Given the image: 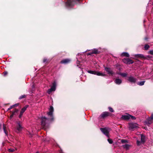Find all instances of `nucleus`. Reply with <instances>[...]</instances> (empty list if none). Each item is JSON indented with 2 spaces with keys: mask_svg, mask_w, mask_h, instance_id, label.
<instances>
[{
  "mask_svg": "<svg viewBox=\"0 0 153 153\" xmlns=\"http://www.w3.org/2000/svg\"><path fill=\"white\" fill-rule=\"evenodd\" d=\"M88 72L90 74L97 75V76H105V74L100 72L98 71H88Z\"/></svg>",
  "mask_w": 153,
  "mask_h": 153,
  "instance_id": "f257e3e1",
  "label": "nucleus"
},
{
  "mask_svg": "<svg viewBox=\"0 0 153 153\" xmlns=\"http://www.w3.org/2000/svg\"><path fill=\"white\" fill-rule=\"evenodd\" d=\"M41 124L42 126L43 127V128L45 129L47 128L46 127V121L48 120V119L45 117H41Z\"/></svg>",
  "mask_w": 153,
  "mask_h": 153,
  "instance_id": "f03ea898",
  "label": "nucleus"
},
{
  "mask_svg": "<svg viewBox=\"0 0 153 153\" xmlns=\"http://www.w3.org/2000/svg\"><path fill=\"white\" fill-rule=\"evenodd\" d=\"M100 129L101 131L107 137H109V130L107 128H101Z\"/></svg>",
  "mask_w": 153,
  "mask_h": 153,
  "instance_id": "7ed1b4c3",
  "label": "nucleus"
},
{
  "mask_svg": "<svg viewBox=\"0 0 153 153\" xmlns=\"http://www.w3.org/2000/svg\"><path fill=\"white\" fill-rule=\"evenodd\" d=\"M23 128L22 123L20 122H17L16 126V129L18 131H21Z\"/></svg>",
  "mask_w": 153,
  "mask_h": 153,
  "instance_id": "20e7f679",
  "label": "nucleus"
},
{
  "mask_svg": "<svg viewBox=\"0 0 153 153\" xmlns=\"http://www.w3.org/2000/svg\"><path fill=\"white\" fill-rule=\"evenodd\" d=\"M56 85V83L55 82H54L53 83V85L51 88L48 90L47 92L48 94H50L52 91H54L55 90Z\"/></svg>",
  "mask_w": 153,
  "mask_h": 153,
  "instance_id": "39448f33",
  "label": "nucleus"
},
{
  "mask_svg": "<svg viewBox=\"0 0 153 153\" xmlns=\"http://www.w3.org/2000/svg\"><path fill=\"white\" fill-rule=\"evenodd\" d=\"M129 130L133 131L134 129L138 127L137 124L136 123H130L128 124Z\"/></svg>",
  "mask_w": 153,
  "mask_h": 153,
  "instance_id": "423d86ee",
  "label": "nucleus"
},
{
  "mask_svg": "<svg viewBox=\"0 0 153 153\" xmlns=\"http://www.w3.org/2000/svg\"><path fill=\"white\" fill-rule=\"evenodd\" d=\"M123 62L126 64H132L134 62L131 59L129 58H124L123 59Z\"/></svg>",
  "mask_w": 153,
  "mask_h": 153,
  "instance_id": "0eeeda50",
  "label": "nucleus"
},
{
  "mask_svg": "<svg viewBox=\"0 0 153 153\" xmlns=\"http://www.w3.org/2000/svg\"><path fill=\"white\" fill-rule=\"evenodd\" d=\"M128 80L131 82L134 83L136 82L137 79L133 76H131L128 77Z\"/></svg>",
  "mask_w": 153,
  "mask_h": 153,
  "instance_id": "6e6552de",
  "label": "nucleus"
},
{
  "mask_svg": "<svg viewBox=\"0 0 153 153\" xmlns=\"http://www.w3.org/2000/svg\"><path fill=\"white\" fill-rule=\"evenodd\" d=\"M53 107L52 106H51L49 108V111L48 112L47 114L48 116L52 117L53 115Z\"/></svg>",
  "mask_w": 153,
  "mask_h": 153,
  "instance_id": "1a4fd4ad",
  "label": "nucleus"
},
{
  "mask_svg": "<svg viewBox=\"0 0 153 153\" xmlns=\"http://www.w3.org/2000/svg\"><path fill=\"white\" fill-rule=\"evenodd\" d=\"M105 69L107 72L108 74L112 75L114 74L113 72L110 68L105 67Z\"/></svg>",
  "mask_w": 153,
  "mask_h": 153,
  "instance_id": "9d476101",
  "label": "nucleus"
},
{
  "mask_svg": "<svg viewBox=\"0 0 153 153\" xmlns=\"http://www.w3.org/2000/svg\"><path fill=\"white\" fill-rule=\"evenodd\" d=\"M153 122V120L152 119L149 120V118H148L147 119V120L145 121V124L149 126V125L151 124Z\"/></svg>",
  "mask_w": 153,
  "mask_h": 153,
  "instance_id": "9b49d317",
  "label": "nucleus"
},
{
  "mask_svg": "<svg viewBox=\"0 0 153 153\" xmlns=\"http://www.w3.org/2000/svg\"><path fill=\"white\" fill-rule=\"evenodd\" d=\"M70 61L71 60L69 59H65L61 61L60 63L62 64H66L69 63Z\"/></svg>",
  "mask_w": 153,
  "mask_h": 153,
  "instance_id": "f8f14e48",
  "label": "nucleus"
},
{
  "mask_svg": "<svg viewBox=\"0 0 153 153\" xmlns=\"http://www.w3.org/2000/svg\"><path fill=\"white\" fill-rule=\"evenodd\" d=\"M109 113L108 112H103L100 115L101 117L104 118L105 117L109 116Z\"/></svg>",
  "mask_w": 153,
  "mask_h": 153,
  "instance_id": "ddd939ff",
  "label": "nucleus"
},
{
  "mask_svg": "<svg viewBox=\"0 0 153 153\" xmlns=\"http://www.w3.org/2000/svg\"><path fill=\"white\" fill-rule=\"evenodd\" d=\"M3 130L4 133H5L6 135L7 136L8 135V133L7 130V128L6 127L5 125L4 124L3 125Z\"/></svg>",
  "mask_w": 153,
  "mask_h": 153,
  "instance_id": "4468645a",
  "label": "nucleus"
},
{
  "mask_svg": "<svg viewBox=\"0 0 153 153\" xmlns=\"http://www.w3.org/2000/svg\"><path fill=\"white\" fill-rule=\"evenodd\" d=\"M130 115L129 114H127L126 115H122V118L124 120H128L130 119Z\"/></svg>",
  "mask_w": 153,
  "mask_h": 153,
  "instance_id": "2eb2a0df",
  "label": "nucleus"
},
{
  "mask_svg": "<svg viewBox=\"0 0 153 153\" xmlns=\"http://www.w3.org/2000/svg\"><path fill=\"white\" fill-rule=\"evenodd\" d=\"M134 57L137 58H144V55L142 54H137L134 55Z\"/></svg>",
  "mask_w": 153,
  "mask_h": 153,
  "instance_id": "dca6fc26",
  "label": "nucleus"
},
{
  "mask_svg": "<svg viewBox=\"0 0 153 153\" xmlns=\"http://www.w3.org/2000/svg\"><path fill=\"white\" fill-rule=\"evenodd\" d=\"M97 53H98V50L96 49H94L92 50V52L91 53H88V55H91V54L93 53L97 54Z\"/></svg>",
  "mask_w": 153,
  "mask_h": 153,
  "instance_id": "f3484780",
  "label": "nucleus"
},
{
  "mask_svg": "<svg viewBox=\"0 0 153 153\" xmlns=\"http://www.w3.org/2000/svg\"><path fill=\"white\" fill-rule=\"evenodd\" d=\"M115 82L117 84H120L122 83V80L119 79L117 78L115 79Z\"/></svg>",
  "mask_w": 153,
  "mask_h": 153,
  "instance_id": "a211bd4d",
  "label": "nucleus"
},
{
  "mask_svg": "<svg viewBox=\"0 0 153 153\" xmlns=\"http://www.w3.org/2000/svg\"><path fill=\"white\" fill-rule=\"evenodd\" d=\"M130 146V145L127 144L124 145L122 146L123 147L126 149V150L129 149Z\"/></svg>",
  "mask_w": 153,
  "mask_h": 153,
  "instance_id": "6ab92c4d",
  "label": "nucleus"
},
{
  "mask_svg": "<svg viewBox=\"0 0 153 153\" xmlns=\"http://www.w3.org/2000/svg\"><path fill=\"white\" fill-rule=\"evenodd\" d=\"M121 56H125L127 57H129V54L127 52H123L121 54Z\"/></svg>",
  "mask_w": 153,
  "mask_h": 153,
  "instance_id": "aec40b11",
  "label": "nucleus"
},
{
  "mask_svg": "<svg viewBox=\"0 0 153 153\" xmlns=\"http://www.w3.org/2000/svg\"><path fill=\"white\" fill-rule=\"evenodd\" d=\"M141 140L142 143H144L145 142V137L143 134H141Z\"/></svg>",
  "mask_w": 153,
  "mask_h": 153,
  "instance_id": "412c9836",
  "label": "nucleus"
},
{
  "mask_svg": "<svg viewBox=\"0 0 153 153\" xmlns=\"http://www.w3.org/2000/svg\"><path fill=\"white\" fill-rule=\"evenodd\" d=\"M18 111V110L16 109L15 111L12 112V114L10 116V119H11L13 117V115L15 114V113H17Z\"/></svg>",
  "mask_w": 153,
  "mask_h": 153,
  "instance_id": "4be33fe9",
  "label": "nucleus"
},
{
  "mask_svg": "<svg viewBox=\"0 0 153 153\" xmlns=\"http://www.w3.org/2000/svg\"><path fill=\"white\" fill-rule=\"evenodd\" d=\"M17 149L16 148H10L8 149V151L10 152H13L16 150Z\"/></svg>",
  "mask_w": 153,
  "mask_h": 153,
  "instance_id": "5701e85b",
  "label": "nucleus"
},
{
  "mask_svg": "<svg viewBox=\"0 0 153 153\" xmlns=\"http://www.w3.org/2000/svg\"><path fill=\"white\" fill-rule=\"evenodd\" d=\"M119 74L121 75L123 77H125L127 76V74L126 73H119Z\"/></svg>",
  "mask_w": 153,
  "mask_h": 153,
  "instance_id": "b1692460",
  "label": "nucleus"
},
{
  "mask_svg": "<svg viewBox=\"0 0 153 153\" xmlns=\"http://www.w3.org/2000/svg\"><path fill=\"white\" fill-rule=\"evenodd\" d=\"M145 82V81H141L138 82L137 84L140 85H143L144 84Z\"/></svg>",
  "mask_w": 153,
  "mask_h": 153,
  "instance_id": "393cba45",
  "label": "nucleus"
},
{
  "mask_svg": "<svg viewBox=\"0 0 153 153\" xmlns=\"http://www.w3.org/2000/svg\"><path fill=\"white\" fill-rule=\"evenodd\" d=\"M28 106V105H26V106H25L22 109L21 111H22L23 112H24L26 110Z\"/></svg>",
  "mask_w": 153,
  "mask_h": 153,
  "instance_id": "a878e982",
  "label": "nucleus"
},
{
  "mask_svg": "<svg viewBox=\"0 0 153 153\" xmlns=\"http://www.w3.org/2000/svg\"><path fill=\"white\" fill-rule=\"evenodd\" d=\"M149 48V46L148 45H145L144 48L146 50H147Z\"/></svg>",
  "mask_w": 153,
  "mask_h": 153,
  "instance_id": "bb28decb",
  "label": "nucleus"
},
{
  "mask_svg": "<svg viewBox=\"0 0 153 153\" xmlns=\"http://www.w3.org/2000/svg\"><path fill=\"white\" fill-rule=\"evenodd\" d=\"M108 142L110 144H112L113 142L112 140L110 138L108 139Z\"/></svg>",
  "mask_w": 153,
  "mask_h": 153,
  "instance_id": "cd10ccee",
  "label": "nucleus"
},
{
  "mask_svg": "<svg viewBox=\"0 0 153 153\" xmlns=\"http://www.w3.org/2000/svg\"><path fill=\"white\" fill-rule=\"evenodd\" d=\"M141 143H142L141 141H140L138 140H137V145L138 146H139V145H140Z\"/></svg>",
  "mask_w": 153,
  "mask_h": 153,
  "instance_id": "c85d7f7f",
  "label": "nucleus"
},
{
  "mask_svg": "<svg viewBox=\"0 0 153 153\" xmlns=\"http://www.w3.org/2000/svg\"><path fill=\"white\" fill-rule=\"evenodd\" d=\"M121 142L122 143H127L128 141L127 140H125L124 139H122L121 140Z\"/></svg>",
  "mask_w": 153,
  "mask_h": 153,
  "instance_id": "c756f323",
  "label": "nucleus"
},
{
  "mask_svg": "<svg viewBox=\"0 0 153 153\" xmlns=\"http://www.w3.org/2000/svg\"><path fill=\"white\" fill-rule=\"evenodd\" d=\"M108 109L110 111H111V112H114V111L113 110V108L111 107H109Z\"/></svg>",
  "mask_w": 153,
  "mask_h": 153,
  "instance_id": "7c9ffc66",
  "label": "nucleus"
},
{
  "mask_svg": "<svg viewBox=\"0 0 153 153\" xmlns=\"http://www.w3.org/2000/svg\"><path fill=\"white\" fill-rule=\"evenodd\" d=\"M16 105H14L12 106H11L8 109V110H10L12 109L13 107H15Z\"/></svg>",
  "mask_w": 153,
  "mask_h": 153,
  "instance_id": "2f4dec72",
  "label": "nucleus"
},
{
  "mask_svg": "<svg viewBox=\"0 0 153 153\" xmlns=\"http://www.w3.org/2000/svg\"><path fill=\"white\" fill-rule=\"evenodd\" d=\"M130 119H131L132 120H135L136 119V118L135 117L130 115Z\"/></svg>",
  "mask_w": 153,
  "mask_h": 153,
  "instance_id": "473e14b6",
  "label": "nucleus"
},
{
  "mask_svg": "<svg viewBox=\"0 0 153 153\" xmlns=\"http://www.w3.org/2000/svg\"><path fill=\"white\" fill-rule=\"evenodd\" d=\"M148 53L152 55H153V50L149 51Z\"/></svg>",
  "mask_w": 153,
  "mask_h": 153,
  "instance_id": "72a5a7b5",
  "label": "nucleus"
},
{
  "mask_svg": "<svg viewBox=\"0 0 153 153\" xmlns=\"http://www.w3.org/2000/svg\"><path fill=\"white\" fill-rule=\"evenodd\" d=\"M25 95H22V96H20L19 98V99H21L23 98H25Z\"/></svg>",
  "mask_w": 153,
  "mask_h": 153,
  "instance_id": "f704fd0d",
  "label": "nucleus"
},
{
  "mask_svg": "<svg viewBox=\"0 0 153 153\" xmlns=\"http://www.w3.org/2000/svg\"><path fill=\"white\" fill-rule=\"evenodd\" d=\"M23 113H24V112H22L21 111L20 113V115H19V118H21L22 117V116Z\"/></svg>",
  "mask_w": 153,
  "mask_h": 153,
  "instance_id": "c9c22d12",
  "label": "nucleus"
},
{
  "mask_svg": "<svg viewBox=\"0 0 153 153\" xmlns=\"http://www.w3.org/2000/svg\"><path fill=\"white\" fill-rule=\"evenodd\" d=\"M149 119H152V120H153V114L151 115L150 117L149 118Z\"/></svg>",
  "mask_w": 153,
  "mask_h": 153,
  "instance_id": "e433bc0d",
  "label": "nucleus"
},
{
  "mask_svg": "<svg viewBox=\"0 0 153 153\" xmlns=\"http://www.w3.org/2000/svg\"><path fill=\"white\" fill-rule=\"evenodd\" d=\"M4 76H6L8 74V73L7 71H4Z\"/></svg>",
  "mask_w": 153,
  "mask_h": 153,
  "instance_id": "4c0bfd02",
  "label": "nucleus"
},
{
  "mask_svg": "<svg viewBox=\"0 0 153 153\" xmlns=\"http://www.w3.org/2000/svg\"><path fill=\"white\" fill-rule=\"evenodd\" d=\"M47 61V59L45 58L43 59V62H45Z\"/></svg>",
  "mask_w": 153,
  "mask_h": 153,
  "instance_id": "58836bf2",
  "label": "nucleus"
},
{
  "mask_svg": "<svg viewBox=\"0 0 153 153\" xmlns=\"http://www.w3.org/2000/svg\"><path fill=\"white\" fill-rule=\"evenodd\" d=\"M1 124H0V131H1Z\"/></svg>",
  "mask_w": 153,
  "mask_h": 153,
  "instance_id": "ea45409f",
  "label": "nucleus"
},
{
  "mask_svg": "<svg viewBox=\"0 0 153 153\" xmlns=\"http://www.w3.org/2000/svg\"><path fill=\"white\" fill-rule=\"evenodd\" d=\"M15 105H16L15 106H18L19 105V104H16Z\"/></svg>",
  "mask_w": 153,
  "mask_h": 153,
  "instance_id": "a19ab883",
  "label": "nucleus"
},
{
  "mask_svg": "<svg viewBox=\"0 0 153 153\" xmlns=\"http://www.w3.org/2000/svg\"><path fill=\"white\" fill-rule=\"evenodd\" d=\"M79 61H77V64H78V63H79Z\"/></svg>",
  "mask_w": 153,
  "mask_h": 153,
  "instance_id": "79ce46f5",
  "label": "nucleus"
},
{
  "mask_svg": "<svg viewBox=\"0 0 153 153\" xmlns=\"http://www.w3.org/2000/svg\"><path fill=\"white\" fill-rule=\"evenodd\" d=\"M36 153H39V152H37Z\"/></svg>",
  "mask_w": 153,
  "mask_h": 153,
  "instance_id": "37998d69",
  "label": "nucleus"
}]
</instances>
